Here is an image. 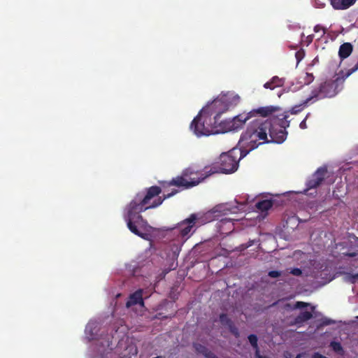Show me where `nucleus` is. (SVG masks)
I'll list each match as a JSON object with an SVG mask.
<instances>
[{
	"instance_id": "e433bc0d",
	"label": "nucleus",
	"mask_w": 358,
	"mask_h": 358,
	"mask_svg": "<svg viewBox=\"0 0 358 358\" xmlns=\"http://www.w3.org/2000/svg\"><path fill=\"white\" fill-rule=\"evenodd\" d=\"M350 257H353V256H354V255H353V254H350Z\"/></svg>"
},
{
	"instance_id": "1a4fd4ad",
	"label": "nucleus",
	"mask_w": 358,
	"mask_h": 358,
	"mask_svg": "<svg viewBox=\"0 0 358 358\" xmlns=\"http://www.w3.org/2000/svg\"><path fill=\"white\" fill-rule=\"evenodd\" d=\"M197 220L198 217L196 214H191L188 218L178 223L176 229L178 231L179 234L184 238L187 236L195 227Z\"/></svg>"
},
{
	"instance_id": "4be33fe9",
	"label": "nucleus",
	"mask_w": 358,
	"mask_h": 358,
	"mask_svg": "<svg viewBox=\"0 0 358 358\" xmlns=\"http://www.w3.org/2000/svg\"><path fill=\"white\" fill-rule=\"evenodd\" d=\"M229 328L230 332L236 337L238 338L240 336L239 331L238 328L234 325V324L231 322V324L227 326Z\"/></svg>"
},
{
	"instance_id": "4c0bfd02",
	"label": "nucleus",
	"mask_w": 358,
	"mask_h": 358,
	"mask_svg": "<svg viewBox=\"0 0 358 358\" xmlns=\"http://www.w3.org/2000/svg\"><path fill=\"white\" fill-rule=\"evenodd\" d=\"M357 318H358V317H357Z\"/></svg>"
},
{
	"instance_id": "393cba45",
	"label": "nucleus",
	"mask_w": 358,
	"mask_h": 358,
	"mask_svg": "<svg viewBox=\"0 0 358 358\" xmlns=\"http://www.w3.org/2000/svg\"><path fill=\"white\" fill-rule=\"evenodd\" d=\"M271 82H272L275 87L282 85V80L280 79L278 76H274L271 79Z\"/></svg>"
},
{
	"instance_id": "c756f323",
	"label": "nucleus",
	"mask_w": 358,
	"mask_h": 358,
	"mask_svg": "<svg viewBox=\"0 0 358 358\" xmlns=\"http://www.w3.org/2000/svg\"><path fill=\"white\" fill-rule=\"evenodd\" d=\"M314 80V76L312 73H306V84H309L310 83H312Z\"/></svg>"
},
{
	"instance_id": "f8f14e48",
	"label": "nucleus",
	"mask_w": 358,
	"mask_h": 358,
	"mask_svg": "<svg viewBox=\"0 0 358 358\" xmlns=\"http://www.w3.org/2000/svg\"><path fill=\"white\" fill-rule=\"evenodd\" d=\"M139 304L141 306H144V301L143 299V290L139 289L130 294L128 301L126 303V306L129 308L132 306Z\"/></svg>"
},
{
	"instance_id": "ddd939ff",
	"label": "nucleus",
	"mask_w": 358,
	"mask_h": 358,
	"mask_svg": "<svg viewBox=\"0 0 358 358\" xmlns=\"http://www.w3.org/2000/svg\"><path fill=\"white\" fill-rule=\"evenodd\" d=\"M357 0H329L335 10H346L353 6Z\"/></svg>"
},
{
	"instance_id": "a878e982",
	"label": "nucleus",
	"mask_w": 358,
	"mask_h": 358,
	"mask_svg": "<svg viewBox=\"0 0 358 358\" xmlns=\"http://www.w3.org/2000/svg\"><path fill=\"white\" fill-rule=\"evenodd\" d=\"M314 31L315 33H319V32H321V36H323L324 34H325V29L324 27L320 25V24H317L316 26H315L314 27Z\"/></svg>"
},
{
	"instance_id": "6ab92c4d",
	"label": "nucleus",
	"mask_w": 358,
	"mask_h": 358,
	"mask_svg": "<svg viewBox=\"0 0 358 358\" xmlns=\"http://www.w3.org/2000/svg\"><path fill=\"white\" fill-rule=\"evenodd\" d=\"M248 341L250 345L252 346L253 349L255 350L256 354L259 353V347H258V338L255 334H250L248 336Z\"/></svg>"
},
{
	"instance_id": "39448f33",
	"label": "nucleus",
	"mask_w": 358,
	"mask_h": 358,
	"mask_svg": "<svg viewBox=\"0 0 358 358\" xmlns=\"http://www.w3.org/2000/svg\"><path fill=\"white\" fill-rule=\"evenodd\" d=\"M214 114L215 115L213 110H207L206 106L194 118L190 124V129L196 136H208L219 131L216 128L220 123V120L217 123L211 121V116ZM213 119L215 120L214 117Z\"/></svg>"
},
{
	"instance_id": "c9c22d12",
	"label": "nucleus",
	"mask_w": 358,
	"mask_h": 358,
	"mask_svg": "<svg viewBox=\"0 0 358 358\" xmlns=\"http://www.w3.org/2000/svg\"><path fill=\"white\" fill-rule=\"evenodd\" d=\"M296 358H301V355H298Z\"/></svg>"
},
{
	"instance_id": "f257e3e1",
	"label": "nucleus",
	"mask_w": 358,
	"mask_h": 358,
	"mask_svg": "<svg viewBox=\"0 0 358 358\" xmlns=\"http://www.w3.org/2000/svg\"><path fill=\"white\" fill-rule=\"evenodd\" d=\"M162 189L159 186H152L145 189V193L138 192L134 199L126 207V213L124 215L129 229L135 235L143 236L141 229H145L148 222L143 219L141 213L146 210L159 206L163 201L176 194L178 191L173 190L168 194L160 196Z\"/></svg>"
},
{
	"instance_id": "473e14b6",
	"label": "nucleus",
	"mask_w": 358,
	"mask_h": 358,
	"mask_svg": "<svg viewBox=\"0 0 358 358\" xmlns=\"http://www.w3.org/2000/svg\"><path fill=\"white\" fill-rule=\"evenodd\" d=\"M350 279L352 282L358 281V273L351 275Z\"/></svg>"
},
{
	"instance_id": "6e6552de",
	"label": "nucleus",
	"mask_w": 358,
	"mask_h": 358,
	"mask_svg": "<svg viewBox=\"0 0 358 358\" xmlns=\"http://www.w3.org/2000/svg\"><path fill=\"white\" fill-rule=\"evenodd\" d=\"M219 170L222 173H231L236 171L238 159L232 155V152L222 153L219 159Z\"/></svg>"
},
{
	"instance_id": "aec40b11",
	"label": "nucleus",
	"mask_w": 358,
	"mask_h": 358,
	"mask_svg": "<svg viewBox=\"0 0 358 358\" xmlns=\"http://www.w3.org/2000/svg\"><path fill=\"white\" fill-rule=\"evenodd\" d=\"M308 103H305V101L301 103V104H299V105H296L294 106H293L291 110H289V112L292 113V114H297L299 113V112H301V110H303V108L308 105Z\"/></svg>"
},
{
	"instance_id": "dca6fc26",
	"label": "nucleus",
	"mask_w": 358,
	"mask_h": 358,
	"mask_svg": "<svg viewBox=\"0 0 358 358\" xmlns=\"http://www.w3.org/2000/svg\"><path fill=\"white\" fill-rule=\"evenodd\" d=\"M273 204V201L271 199H265L262 201H259L256 203L255 206L256 208L262 211L265 212L269 210Z\"/></svg>"
},
{
	"instance_id": "2eb2a0df",
	"label": "nucleus",
	"mask_w": 358,
	"mask_h": 358,
	"mask_svg": "<svg viewBox=\"0 0 358 358\" xmlns=\"http://www.w3.org/2000/svg\"><path fill=\"white\" fill-rule=\"evenodd\" d=\"M353 50V46L350 43H344L342 44L338 50V56L341 60H343L348 57Z\"/></svg>"
},
{
	"instance_id": "20e7f679",
	"label": "nucleus",
	"mask_w": 358,
	"mask_h": 358,
	"mask_svg": "<svg viewBox=\"0 0 358 358\" xmlns=\"http://www.w3.org/2000/svg\"><path fill=\"white\" fill-rule=\"evenodd\" d=\"M346 71H341L334 80L322 82L317 87L313 90L310 97L305 100V103H309L312 100H318L327 97H333L342 89L345 80L349 76Z\"/></svg>"
},
{
	"instance_id": "a211bd4d",
	"label": "nucleus",
	"mask_w": 358,
	"mask_h": 358,
	"mask_svg": "<svg viewBox=\"0 0 358 358\" xmlns=\"http://www.w3.org/2000/svg\"><path fill=\"white\" fill-rule=\"evenodd\" d=\"M289 117L288 112H285L282 114H280L278 115V126L280 128L284 129L286 130V128L289 126V121L287 120Z\"/></svg>"
},
{
	"instance_id": "7c9ffc66",
	"label": "nucleus",
	"mask_w": 358,
	"mask_h": 358,
	"mask_svg": "<svg viewBox=\"0 0 358 358\" xmlns=\"http://www.w3.org/2000/svg\"><path fill=\"white\" fill-rule=\"evenodd\" d=\"M264 87L266 89H271V90H273L275 88V86L273 85V84L272 83V82L269 81V82H267L264 85Z\"/></svg>"
},
{
	"instance_id": "72a5a7b5",
	"label": "nucleus",
	"mask_w": 358,
	"mask_h": 358,
	"mask_svg": "<svg viewBox=\"0 0 358 358\" xmlns=\"http://www.w3.org/2000/svg\"><path fill=\"white\" fill-rule=\"evenodd\" d=\"M300 128L301 129H306L307 127H306V119L303 120L301 123H300V125H299Z\"/></svg>"
},
{
	"instance_id": "5701e85b",
	"label": "nucleus",
	"mask_w": 358,
	"mask_h": 358,
	"mask_svg": "<svg viewBox=\"0 0 358 358\" xmlns=\"http://www.w3.org/2000/svg\"><path fill=\"white\" fill-rule=\"evenodd\" d=\"M330 346L336 352H339L341 351H343L342 345H341V344L339 342L332 341L330 343Z\"/></svg>"
},
{
	"instance_id": "f3484780",
	"label": "nucleus",
	"mask_w": 358,
	"mask_h": 358,
	"mask_svg": "<svg viewBox=\"0 0 358 358\" xmlns=\"http://www.w3.org/2000/svg\"><path fill=\"white\" fill-rule=\"evenodd\" d=\"M313 317V314L309 311H302L294 318L296 324H302Z\"/></svg>"
},
{
	"instance_id": "9d476101",
	"label": "nucleus",
	"mask_w": 358,
	"mask_h": 358,
	"mask_svg": "<svg viewBox=\"0 0 358 358\" xmlns=\"http://www.w3.org/2000/svg\"><path fill=\"white\" fill-rule=\"evenodd\" d=\"M271 129L268 134V143H282L287 138V132L271 122Z\"/></svg>"
},
{
	"instance_id": "f704fd0d",
	"label": "nucleus",
	"mask_w": 358,
	"mask_h": 358,
	"mask_svg": "<svg viewBox=\"0 0 358 358\" xmlns=\"http://www.w3.org/2000/svg\"><path fill=\"white\" fill-rule=\"evenodd\" d=\"M255 355H256V357H257L260 358L259 352L258 354H256V353H255Z\"/></svg>"
},
{
	"instance_id": "b1692460",
	"label": "nucleus",
	"mask_w": 358,
	"mask_h": 358,
	"mask_svg": "<svg viewBox=\"0 0 358 358\" xmlns=\"http://www.w3.org/2000/svg\"><path fill=\"white\" fill-rule=\"evenodd\" d=\"M334 323H335V322L333 320L327 318V317H324L321 320L320 325L321 326H328V325H330V324H332Z\"/></svg>"
},
{
	"instance_id": "412c9836",
	"label": "nucleus",
	"mask_w": 358,
	"mask_h": 358,
	"mask_svg": "<svg viewBox=\"0 0 358 358\" xmlns=\"http://www.w3.org/2000/svg\"><path fill=\"white\" fill-rule=\"evenodd\" d=\"M220 322L224 326H227L232 322L231 320L227 316L226 313H221L220 315Z\"/></svg>"
},
{
	"instance_id": "7ed1b4c3",
	"label": "nucleus",
	"mask_w": 358,
	"mask_h": 358,
	"mask_svg": "<svg viewBox=\"0 0 358 358\" xmlns=\"http://www.w3.org/2000/svg\"><path fill=\"white\" fill-rule=\"evenodd\" d=\"M280 108L277 106H267L253 109L248 113H243L235 116L232 119L220 121L219 125L222 132L238 131L241 129L246 122L252 117H266L273 113L279 111Z\"/></svg>"
},
{
	"instance_id": "f03ea898",
	"label": "nucleus",
	"mask_w": 358,
	"mask_h": 358,
	"mask_svg": "<svg viewBox=\"0 0 358 358\" xmlns=\"http://www.w3.org/2000/svg\"><path fill=\"white\" fill-rule=\"evenodd\" d=\"M271 121L268 120L255 119L249 123L238 141L240 158L245 157L260 145L268 143V134L271 129Z\"/></svg>"
},
{
	"instance_id": "423d86ee",
	"label": "nucleus",
	"mask_w": 358,
	"mask_h": 358,
	"mask_svg": "<svg viewBox=\"0 0 358 358\" xmlns=\"http://www.w3.org/2000/svg\"><path fill=\"white\" fill-rule=\"evenodd\" d=\"M206 177L207 175L204 176L201 172L189 167L184 170L181 176L173 178L169 185L189 189L199 185Z\"/></svg>"
},
{
	"instance_id": "9b49d317",
	"label": "nucleus",
	"mask_w": 358,
	"mask_h": 358,
	"mask_svg": "<svg viewBox=\"0 0 358 358\" xmlns=\"http://www.w3.org/2000/svg\"><path fill=\"white\" fill-rule=\"evenodd\" d=\"M327 170L326 168H319L312 178L308 180L306 185L308 189L317 187L324 180Z\"/></svg>"
},
{
	"instance_id": "4468645a",
	"label": "nucleus",
	"mask_w": 358,
	"mask_h": 358,
	"mask_svg": "<svg viewBox=\"0 0 358 358\" xmlns=\"http://www.w3.org/2000/svg\"><path fill=\"white\" fill-rule=\"evenodd\" d=\"M193 347L197 353L203 355L206 358H218L212 351L202 344L194 343Z\"/></svg>"
},
{
	"instance_id": "bb28decb",
	"label": "nucleus",
	"mask_w": 358,
	"mask_h": 358,
	"mask_svg": "<svg viewBox=\"0 0 358 358\" xmlns=\"http://www.w3.org/2000/svg\"><path fill=\"white\" fill-rule=\"evenodd\" d=\"M309 304L306 303V302H303V301H297L293 308L294 309H296V308H305V307H307Z\"/></svg>"
},
{
	"instance_id": "c85d7f7f",
	"label": "nucleus",
	"mask_w": 358,
	"mask_h": 358,
	"mask_svg": "<svg viewBox=\"0 0 358 358\" xmlns=\"http://www.w3.org/2000/svg\"><path fill=\"white\" fill-rule=\"evenodd\" d=\"M290 273L296 276H299L302 274V271L299 268H294L290 271Z\"/></svg>"
},
{
	"instance_id": "cd10ccee",
	"label": "nucleus",
	"mask_w": 358,
	"mask_h": 358,
	"mask_svg": "<svg viewBox=\"0 0 358 358\" xmlns=\"http://www.w3.org/2000/svg\"><path fill=\"white\" fill-rule=\"evenodd\" d=\"M281 275V273L278 271H271L268 272V276L271 278H278Z\"/></svg>"
},
{
	"instance_id": "2f4dec72",
	"label": "nucleus",
	"mask_w": 358,
	"mask_h": 358,
	"mask_svg": "<svg viewBox=\"0 0 358 358\" xmlns=\"http://www.w3.org/2000/svg\"><path fill=\"white\" fill-rule=\"evenodd\" d=\"M312 358H328L322 355H321L320 353L319 352H315L313 356H312Z\"/></svg>"
},
{
	"instance_id": "0eeeda50",
	"label": "nucleus",
	"mask_w": 358,
	"mask_h": 358,
	"mask_svg": "<svg viewBox=\"0 0 358 358\" xmlns=\"http://www.w3.org/2000/svg\"><path fill=\"white\" fill-rule=\"evenodd\" d=\"M240 101L238 95L224 96L220 99H215L210 105L207 106V110H213L215 123L219 120L222 113L228 110L230 108L236 106Z\"/></svg>"
}]
</instances>
